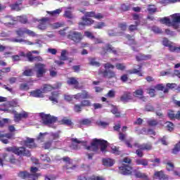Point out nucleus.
I'll use <instances>...</instances> for the list:
<instances>
[{
	"instance_id": "1",
	"label": "nucleus",
	"mask_w": 180,
	"mask_h": 180,
	"mask_svg": "<svg viewBox=\"0 0 180 180\" xmlns=\"http://www.w3.org/2000/svg\"><path fill=\"white\" fill-rule=\"evenodd\" d=\"M161 23L167 26H172L174 29H178L180 23V13H174L170 15V18L165 17L160 19Z\"/></svg>"
},
{
	"instance_id": "2",
	"label": "nucleus",
	"mask_w": 180,
	"mask_h": 180,
	"mask_svg": "<svg viewBox=\"0 0 180 180\" xmlns=\"http://www.w3.org/2000/svg\"><path fill=\"white\" fill-rule=\"evenodd\" d=\"M106 147H108V141L102 139H94L91 142V145L87 147V150H90V151H98L100 148L102 153H105Z\"/></svg>"
},
{
	"instance_id": "3",
	"label": "nucleus",
	"mask_w": 180,
	"mask_h": 180,
	"mask_svg": "<svg viewBox=\"0 0 180 180\" xmlns=\"http://www.w3.org/2000/svg\"><path fill=\"white\" fill-rule=\"evenodd\" d=\"M39 116L41 117L44 124L49 126V127H53V129H55L56 124H54V123L57 122V117H55L50 115H46L44 112L40 113Z\"/></svg>"
},
{
	"instance_id": "4",
	"label": "nucleus",
	"mask_w": 180,
	"mask_h": 180,
	"mask_svg": "<svg viewBox=\"0 0 180 180\" xmlns=\"http://www.w3.org/2000/svg\"><path fill=\"white\" fill-rule=\"evenodd\" d=\"M95 13L94 12H87L85 13L84 16L82 17V21L79 22V26L80 29H82L84 26H88L89 25H92L94 23V20L89 18H94Z\"/></svg>"
},
{
	"instance_id": "5",
	"label": "nucleus",
	"mask_w": 180,
	"mask_h": 180,
	"mask_svg": "<svg viewBox=\"0 0 180 180\" xmlns=\"http://www.w3.org/2000/svg\"><path fill=\"white\" fill-rule=\"evenodd\" d=\"M6 150L13 153L17 155H25L26 157H30V151L25 150L24 147H10L7 148Z\"/></svg>"
},
{
	"instance_id": "6",
	"label": "nucleus",
	"mask_w": 180,
	"mask_h": 180,
	"mask_svg": "<svg viewBox=\"0 0 180 180\" xmlns=\"http://www.w3.org/2000/svg\"><path fill=\"white\" fill-rule=\"evenodd\" d=\"M104 68L105 71L101 72V74H103V77H105V78H115L116 77L115 72L110 70V69L113 70L115 68V65L108 63L104 64Z\"/></svg>"
},
{
	"instance_id": "7",
	"label": "nucleus",
	"mask_w": 180,
	"mask_h": 180,
	"mask_svg": "<svg viewBox=\"0 0 180 180\" xmlns=\"http://www.w3.org/2000/svg\"><path fill=\"white\" fill-rule=\"evenodd\" d=\"M126 29V23H121L117 29L109 30L108 34L109 36H122V34H123V32H124Z\"/></svg>"
},
{
	"instance_id": "8",
	"label": "nucleus",
	"mask_w": 180,
	"mask_h": 180,
	"mask_svg": "<svg viewBox=\"0 0 180 180\" xmlns=\"http://www.w3.org/2000/svg\"><path fill=\"white\" fill-rule=\"evenodd\" d=\"M8 113H12L14 115V122H15V123L20 122L22 119H26V117L29 116V113L25 111L22 112L21 113H18L14 110H9Z\"/></svg>"
},
{
	"instance_id": "9",
	"label": "nucleus",
	"mask_w": 180,
	"mask_h": 180,
	"mask_svg": "<svg viewBox=\"0 0 180 180\" xmlns=\"http://www.w3.org/2000/svg\"><path fill=\"white\" fill-rule=\"evenodd\" d=\"M34 70L37 74V78H41L44 73L46 72V65L43 63H37L34 66Z\"/></svg>"
},
{
	"instance_id": "10",
	"label": "nucleus",
	"mask_w": 180,
	"mask_h": 180,
	"mask_svg": "<svg viewBox=\"0 0 180 180\" xmlns=\"http://www.w3.org/2000/svg\"><path fill=\"white\" fill-rule=\"evenodd\" d=\"M58 88H61V83H56L53 86L50 84H44L41 88L42 94H47L53 89H58Z\"/></svg>"
},
{
	"instance_id": "11",
	"label": "nucleus",
	"mask_w": 180,
	"mask_h": 180,
	"mask_svg": "<svg viewBox=\"0 0 180 180\" xmlns=\"http://www.w3.org/2000/svg\"><path fill=\"white\" fill-rule=\"evenodd\" d=\"M16 33L18 36H20V37H22L24 34H28V36H30L31 37H35L36 36V33H34V32L27 28H20L16 31Z\"/></svg>"
},
{
	"instance_id": "12",
	"label": "nucleus",
	"mask_w": 180,
	"mask_h": 180,
	"mask_svg": "<svg viewBox=\"0 0 180 180\" xmlns=\"http://www.w3.org/2000/svg\"><path fill=\"white\" fill-rule=\"evenodd\" d=\"M49 20V18H43L41 20L34 19L35 22H38L39 23L38 25V29H39L40 30H46V29H47Z\"/></svg>"
},
{
	"instance_id": "13",
	"label": "nucleus",
	"mask_w": 180,
	"mask_h": 180,
	"mask_svg": "<svg viewBox=\"0 0 180 180\" xmlns=\"http://www.w3.org/2000/svg\"><path fill=\"white\" fill-rule=\"evenodd\" d=\"M69 39H71L75 43H79L82 40V35L79 32L72 31L69 34Z\"/></svg>"
},
{
	"instance_id": "14",
	"label": "nucleus",
	"mask_w": 180,
	"mask_h": 180,
	"mask_svg": "<svg viewBox=\"0 0 180 180\" xmlns=\"http://www.w3.org/2000/svg\"><path fill=\"white\" fill-rule=\"evenodd\" d=\"M21 57H27L29 61H43V58L40 56L33 57L32 52H28L26 55L25 52L20 53Z\"/></svg>"
},
{
	"instance_id": "15",
	"label": "nucleus",
	"mask_w": 180,
	"mask_h": 180,
	"mask_svg": "<svg viewBox=\"0 0 180 180\" xmlns=\"http://www.w3.org/2000/svg\"><path fill=\"white\" fill-rule=\"evenodd\" d=\"M120 174L122 175H130L131 174V167L123 165L120 167Z\"/></svg>"
},
{
	"instance_id": "16",
	"label": "nucleus",
	"mask_w": 180,
	"mask_h": 180,
	"mask_svg": "<svg viewBox=\"0 0 180 180\" xmlns=\"http://www.w3.org/2000/svg\"><path fill=\"white\" fill-rule=\"evenodd\" d=\"M13 134L9 133L6 134H0V141H2L4 144H8V139H13Z\"/></svg>"
},
{
	"instance_id": "17",
	"label": "nucleus",
	"mask_w": 180,
	"mask_h": 180,
	"mask_svg": "<svg viewBox=\"0 0 180 180\" xmlns=\"http://www.w3.org/2000/svg\"><path fill=\"white\" fill-rule=\"evenodd\" d=\"M23 146L27 147L28 148H34L36 144H34V139L27 138L25 141H22Z\"/></svg>"
},
{
	"instance_id": "18",
	"label": "nucleus",
	"mask_w": 180,
	"mask_h": 180,
	"mask_svg": "<svg viewBox=\"0 0 180 180\" xmlns=\"http://www.w3.org/2000/svg\"><path fill=\"white\" fill-rule=\"evenodd\" d=\"M19 178H21L22 179H30L31 178H33L34 175L29 174V172L26 171L20 172L18 174Z\"/></svg>"
},
{
	"instance_id": "19",
	"label": "nucleus",
	"mask_w": 180,
	"mask_h": 180,
	"mask_svg": "<svg viewBox=\"0 0 180 180\" xmlns=\"http://www.w3.org/2000/svg\"><path fill=\"white\" fill-rule=\"evenodd\" d=\"M30 96L33 98H44V94H43V91L40 89H37L31 91Z\"/></svg>"
},
{
	"instance_id": "20",
	"label": "nucleus",
	"mask_w": 180,
	"mask_h": 180,
	"mask_svg": "<svg viewBox=\"0 0 180 180\" xmlns=\"http://www.w3.org/2000/svg\"><path fill=\"white\" fill-rule=\"evenodd\" d=\"M60 96V94L58 91H53L51 95L49 96V101H51L53 103H58V97Z\"/></svg>"
},
{
	"instance_id": "21",
	"label": "nucleus",
	"mask_w": 180,
	"mask_h": 180,
	"mask_svg": "<svg viewBox=\"0 0 180 180\" xmlns=\"http://www.w3.org/2000/svg\"><path fill=\"white\" fill-rule=\"evenodd\" d=\"M135 147H137V148H140L141 150H146L147 151H150V150H152L153 148V145L150 143H146L143 145L136 143Z\"/></svg>"
},
{
	"instance_id": "22",
	"label": "nucleus",
	"mask_w": 180,
	"mask_h": 180,
	"mask_svg": "<svg viewBox=\"0 0 180 180\" xmlns=\"http://www.w3.org/2000/svg\"><path fill=\"white\" fill-rule=\"evenodd\" d=\"M154 178L155 179H168V176L164 174V172L160 171V172H156L154 174Z\"/></svg>"
},
{
	"instance_id": "23",
	"label": "nucleus",
	"mask_w": 180,
	"mask_h": 180,
	"mask_svg": "<svg viewBox=\"0 0 180 180\" xmlns=\"http://www.w3.org/2000/svg\"><path fill=\"white\" fill-rule=\"evenodd\" d=\"M18 100H13L12 101L7 102L4 104V106H5L6 109H8V110H11L9 109L10 108H16L18 106Z\"/></svg>"
},
{
	"instance_id": "24",
	"label": "nucleus",
	"mask_w": 180,
	"mask_h": 180,
	"mask_svg": "<svg viewBox=\"0 0 180 180\" xmlns=\"http://www.w3.org/2000/svg\"><path fill=\"white\" fill-rule=\"evenodd\" d=\"M12 41H14L15 43H24V44H27L28 46H34V42H32L29 40H25L23 39L14 38L12 39Z\"/></svg>"
},
{
	"instance_id": "25",
	"label": "nucleus",
	"mask_w": 180,
	"mask_h": 180,
	"mask_svg": "<svg viewBox=\"0 0 180 180\" xmlns=\"http://www.w3.org/2000/svg\"><path fill=\"white\" fill-rule=\"evenodd\" d=\"M143 94L144 92L143 91V89H139L134 92V96H135V98H140V99L145 101L146 98V97L143 96Z\"/></svg>"
},
{
	"instance_id": "26",
	"label": "nucleus",
	"mask_w": 180,
	"mask_h": 180,
	"mask_svg": "<svg viewBox=\"0 0 180 180\" xmlns=\"http://www.w3.org/2000/svg\"><path fill=\"white\" fill-rule=\"evenodd\" d=\"M15 159L11 158V155H4L3 158H0V165L4 167V161H10L11 162H15Z\"/></svg>"
},
{
	"instance_id": "27",
	"label": "nucleus",
	"mask_w": 180,
	"mask_h": 180,
	"mask_svg": "<svg viewBox=\"0 0 180 180\" xmlns=\"http://www.w3.org/2000/svg\"><path fill=\"white\" fill-rule=\"evenodd\" d=\"M103 165H105V167H113L115 165V160L110 158L103 159Z\"/></svg>"
},
{
	"instance_id": "28",
	"label": "nucleus",
	"mask_w": 180,
	"mask_h": 180,
	"mask_svg": "<svg viewBox=\"0 0 180 180\" xmlns=\"http://www.w3.org/2000/svg\"><path fill=\"white\" fill-rule=\"evenodd\" d=\"M63 161L66 162V169H74V167H72V160H71L70 158H63Z\"/></svg>"
},
{
	"instance_id": "29",
	"label": "nucleus",
	"mask_w": 180,
	"mask_h": 180,
	"mask_svg": "<svg viewBox=\"0 0 180 180\" xmlns=\"http://www.w3.org/2000/svg\"><path fill=\"white\" fill-rule=\"evenodd\" d=\"M122 102H129V101L133 99V96L130 93H125L120 98Z\"/></svg>"
},
{
	"instance_id": "30",
	"label": "nucleus",
	"mask_w": 180,
	"mask_h": 180,
	"mask_svg": "<svg viewBox=\"0 0 180 180\" xmlns=\"http://www.w3.org/2000/svg\"><path fill=\"white\" fill-rule=\"evenodd\" d=\"M134 175L136 176V178H142V179L148 180V177L146 176V174L145 173H142L141 172L135 171L134 172Z\"/></svg>"
},
{
	"instance_id": "31",
	"label": "nucleus",
	"mask_w": 180,
	"mask_h": 180,
	"mask_svg": "<svg viewBox=\"0 0 180 180\" xmlns=\"http://www.w3.org/2000/svg\"><path fill=\"white\" fill-rule=\"evenodd\" d=\"M137 165H143V167H147L148 165V160L147 159H137L135 160Z\"/></svg>"
},
{
	"instance_id": "32",
	"label": "nucleus",
	"mask_w": 180,
	"mask_h": 180,
	"mask_svg": "<svg viewBox=\"0 0 180 180\" xmlns=\"http://www.w3.org/2000/svg\"><path fill=\"white\" fill-rule=\"evenodd\" d=\"M168 116L169 117V119L172 120V119H180V111L177 112V113L175 115V113H174V111H169L168 112Z\"/></svg>"
},
{
	"instance_id": "33",
	"label": "nucleus",
	"mask_w": 180,
	"mask_h": 180,
	"mask_svg": "<svg viewBox=\"0 0 180 180\" xmlns=\"http://www.w3.org/2000/svg\"><path fill=\"white\" fill-rule=\"evenodd\" d=\"M49 136V133L45 132V133H41L40 132L39 136H37V139L39 141V143H43L44 141V139Z\"/></svg>"
},
{
	"instance_id": "34",
	"label": "nucleus",
	"mask_w": 180,
	"mask_h": 180,
	"mask_svg": "<svg viewBox=\"0 0 180 180\" xmlns=\"http://www.w3.org/2000/svg\"><path fill=\"white\" fill-rule=\"evenodd\" d=\"M68 85H75V88H78V80H77V79H75V77H70L68 79Z\"/></svg>"
},
{
	"instance_id": "35",
	"label": "nucleus",
	"mask_w": 180,
	"mask_h": 180,
	"mask_svg": "<svg viewBox=\"0 0 180 180\" xmlns=\"http://www.w3.org/2000/svg\"><path fill=\"white\" fill-rule=\"evenodd\" d=\"M80 95L82 96V99H93L94 97L89 94L86 91H83L82 93H80Z\"/></svg>"
},
{
	"instance_id": "36",
	"label": "nucleus",
	"mask_w": 180,
	"mask_h": 180,
	"mask_svg": "<svg viewBox=\"0 0 180 180\" xmlns=\"http://www.w3.org/2000/svg\"><path fill=\"white\" fill-rule=\"evenodd\" d=\"M129 74H137L139 77H143V73H141V66H140L138 70L134 69L132 70H129Z\"/></svg>"
},
{
	"instance_id": "37",
	"label": "nucleus",
	"mask_w": 180,
	"mask_h": 180,
	"mask_svg": "<svg viewBox=\"0 0 180 180\" xmlns=\"http://www.w3.org/2000/svg\"><path fill=\"white\" fill-rule=\"evenodd\" d=\"M150 58H151V56L150 55H142V54H139V56H136V60L138 61H141L143 60H150Z\"/></svg>"
},
{
	"instance_id": "38",
	"label": "nucleus",
	"mask_w": 180,
	"mask_h": 180,
	"mask_svg": "<svg viewBox=\"0 0 180 180\" xmlns=\"http://www.w3.org/2000/svg\"><path fill=\"white\" fill-rule=\"evenodd\" d=\"M60 12H63L62 8L56 9L53 11H46V13H48L49 15H51V16H58L60 15Z\"/></svg>"
},
{
	"instance_id": "39",
	"label": "nucleus",
	"mask_w": 180,
	"mask_h": 180,
	"mask_svg": "<svg viewBox=\"0 0 180 180\" xmlns=\"http://www.w3.org/2000/svg\"><path fill=\"white\" fill-rule=\"evenodd\" d=\"M13 20H18L21 23H26V22H27V18H26V15L17 16L15 18H13Z\"/></svg>"
},
{
	"instance_id": "40",
	"label": "nucleus",
	"mask_w": 180,
	"mask_h": 180,
	"mask_svg": "<svg viewBox=\"0 0 180 180\" xmlns=\"http://www.w3.org/2000/svg\"><path fill=\"white\" fill-rule=\"evenodd\" d=\"M20 5H22V0H20L18 3L11 5V8L13 11H20Z\"/></svg>"
},
{
	"instance_id": "41",
	"label": "nucleus",
	"mask_w": 180,
	"mask_h": 180,
	"mask_svg": "<svg viewBox=\"0 0 180 180\" xmlns=\"http://www.w3.org/2000/svg\"><path fill=\"white\" fill-rule=\"evenodd\" d=\"M48 137L50 140H58V139H60V133H51L50 135H48Z\"/></svg>"
},
{
	"instance_id": "42",
	"label": "nucleus",
	"mask_w": 180,
	"mask_h": 180,
	"mask_svg": "<svg viewBox=\"0 0 180 180\" xmlns=\"http://www.w3.org/2000/svg\"><path fill=\"white\" fill-rule=\"evenodd\" d=\"M165 126L168 131H172L174 130V124L171 122H167Z\"/></svg>"
},
{
	"instance_id": "43",
	"label": "nucleus",
	"mask_w": 180,
	"mask_h": 180,
	"mask_svg": "<svg viewBox=\"0 0 180 180\" xmlns=\"http://www.w3.org/2000/svg\"><path fill=\"white\" fill-rule=\"evenodd\" d=\"M33 74H34L33 69L25 70L23 72V75H25V77H32Z\"/></svg>"
},
{
	"instance_id": "44",
	"label": "nucleus",
	"mask_w": 180,
	"mask_h": 180,
	"mask_svg": "<svg viewBox=\"0 0 180 180\" xmlns=\"http://www.w3.org/2000/svg\"><path fill=\"white\" fill-rule=\"evenodd\" d=\"M106 24L105 22H97L94 25V29H103V27H105Z\"/></svg>"
},
{
	"instance_id": "45",
	"label": "nucleus",
	"mask_w": 180,
	"mask_h": 180,
	"mask_svg": "<svg viewBox=\"0 0 180 180\" xmlns=\"http://www.w3.org/2000/svg\"><path fill=\"white\" fill-rule=\"evenodd\" d=\"M111 112L113 113V115H115L116 117H120V112L117 107H112Z\"/></svg>"
},
{
	"instance_id": "46",
	"label": "nucleus",
	"mask_w": 180,
	"mask_h": 180,
	"mask_svg": "<svg viewBox=\"0 0 180 180\" xmlns=\"http://www.w3.org/2000/svg\"><path fill=\"white\" fill-rule=\"evenodd\" d=\"M61 124H67L68 126H71L72 124V122H71L70 120L65 117L61 120Z\"/></svg>"
},
{
	"instance_id": "47",
	"label": "nucleus",
	"mask_w": 180,
	"mask_h": 180,
	"mask_svg": "<svg viewBox=\"0 0 180 180\" xmlns=\"http://www.w3.org/2000/svg\"><path fill=\"white\" fill-rule=\"evenodd\" d=\"M166 168L167 171H174V163L169 162L166 163Z\"/></svg>"
},
{
	"instance_id": "48",
	"label": "nucleus",
	"mask_w": 180,
	"mask_h": 180,
	"mask_svg": "<svg viewBox=\"0 0 180 180\" xmlns=\"http://www.w3.org/2000/svg\"><path fill=\"white\" fill-rule=\"evenodd\" d=\"M89 63L91 65H94L95 67H99V65H101V64L94 58L89 59Z\"/></svg>"
},
{
	"instance_id": "49",
	"label": "nucleus",
	"mask_w": 180,
	"mask_h": 180,
	"mask_svg": "<svg viewBox=\"0 0 180 180\" xmlns=\"http://www.w3.org/2000/svg\"><path fill=\"white\" fill-rule=\"evenodd\" d=\"M67 51L66 50H63L61 51V55H60V60L63 61H65L67 60Z\"/></svg>"
},
{
	"instance_id": "50",
	"label": "nucleus",
	"mask_w": 180,
	"mask_h": 180,
	"mask_svg": "<svg viewBox=\"0 0 180 180\" xmlns=\"http://www.w3.org/2000/svg\"><path fill=\"white\" fill-rule=\"evenodd\" d=\"M84 36H86V37H88L89 39H91V40H94V39H95V37L91 32H88V31L85 32Z\"/></svg>"
},
{
	"instance_id": "51",
	"label": "nucleus",
	"mask_w": 180,
	"mask_h": 180,
	"mask_svg": "<svg viewBox=\"0 0 180 180\" xmlns=\"http://www.w3.org/2000/svg\"><path fill=\"white\" fill-rule=\"evenodd\" d=\"M92 103L89 100H84L81 102V106H91Z\"/></svg>"
},
{
	"instance_id": "52",
	"label": "nucleus",
	"mask_w": 180,
	"mask_h": 180,
	"mask_svg": "<svg viewBox=\"0 0 180 180\" xmlns=\"http://www.w3.org/2000/svg\"><path fill=\"white\" fill-rule=\"evenodd\" d=\"M49 72L51 77H57V71L56 70L55 68H51L49 70Z\"/></svg>"
},
{
	"instance_id": "53",
	"label": "nucleus",
	"mask_w": 180,
	"mask_h": 180,
	"mask_svg": "<svg viewBox=\"0 0 180 180\" xmlns=\"http://www.w3.org/2000/svg\"><path fill=\"white\" fill-rule=\"evenodd\" d=\"M116 95V91H115V90H110L106 96H108V98H115V96Z\"/></svg>"
},
{
	"instance_id": "54",
	"label": "nucleus",
	"mask_w": 180,
	"mask_h": 180,
	"mask_svg": "<svg viewBox=\"0 0 180 180\" xmlns=\"http://www.w3.org/2000/svg\"><path fill=\"white\" fill-rule=\"evenodd\" d=\"M115 67H116L117 70H120L121 71H123V70H124V68H126V66L123 63H117L115 65Z\"/></svg>"
},
{
	"instance_id": "55",
	"label": "nucleus",
	"mask_w": 180,
	"mask_h": 180,
	"mask_svg": "<svg viewBox=\"0 0 180 180\" xmlns=\"http://www.w3.org/2000/svg\"><path fill=\"white\" fill-rule=\"evenodd\" d=\"M20 89H21V91H28L29 85H27L26 83L21 84L20 86Z\"/></svg>"
},
{
	"instance_id": "56",
	"label": "nucleus",
	"mask_w": 180,
	"mask_h": 180,
	"mask_svg": "<svg viewBox=\"0 0 180 180\" xmlns=\"http://www.w3.org/2000/svg\"><path fill=\"white\" fill-rule=\"evenodd\" d=\"M127 39L128 40L129 44H134V38H133V37H131L130 35H127Z\"/></svg>"
},
{
	"instance_id": "57",
	"label": "nucleus",
	"mask_w": 180,
	"mask_h": 180,
	"mask_svg": "<svg viewBox=\"0 0 180 180\" xmlns=\"http://www.w3.org/2000/svg\"><path fill=\"white\" fill-rule=\"evenodd\" d=\"M148 123L150 126H157V124H158V122L155 120H149Z\"/></svg>"
},
{
	"instance_id": "58",
	"label": "nucleus",
	"mask_w": 180,
	"mask_h": 180,
	"mask_svg": "<svg viewBox=\"0 0 180 180\" xmlns=\"http://www.w3.org/2000/svg\"><path fill=\"white\" fill-rule=\"evenodd\" d=\"M89 180H105V178L99 176H93L89 179Z\"/></svg>"
},
{
	"instance_id": "59",
	"label": "nucleus",
	"mask_w": 180,
	"mask_h": 180,
	"mask_svg": "<svg viewBox=\"0 0 180 180\" xmlns=\"http://www.w3.org/2000/svg\"><path fill=\"white\" fill-rule=\"evenodd\" d=\"M43 148H44L45 150H49V148H51V142H46L43 146Z\"/></svg>"
},
{
	"instance_id": "60",
	"label": "nucleus",
	"mask_w": 180,
	"mask_h": 180,
	"mask_svg": "<svg viewBox=\"0 0 180 180\" xmlns=\"http://www.w3.org/2000/svg\"><path fill=\"white\" fill-rule=\"evenodd\" d=\"M110 148H111V153H112V154H119V150L116 146H112Z\"/></svg>"
},
{
	"instance_id": "61",
	"label": "nucleus",
	"mask_w": 180,
	"mask_h": 180,
	"mask_svg": "<svg viewBox=\"0 0 180 180\" xmlns=\"http://www.w3.org/2000/svg\"><path fill=\"white\" fill-rule=\"evenodd\" d=\"M81 123L82 124H85L86 126H88V124H91V123H92V121H91V120L89 119H85L82 120Z\"/></svg>"
},
{
	"instance_id": "62",
	"label": "nucleus",
	"mask_w": 180,
	"mask_h": 180,
	"mask_svg": "<svg viewBox=\"0 0 180 180\" xmlns=\"http://www.w3.org/2000/svg\"><path fill=\"white\" fill-rule=\"evenodd\" d=\"M65 16H66V18H69L70 19H71V18H72V14L71 13V10H66L65 11Z\"/></svg>"
},
{
	"instance_id": "63",
	"label": "nucleus",
	"mask_w": 180,
	"mask_h": 180,
	"mask_svg": "<svg viewBox=\"0 0 180 180\" xmlns=\"http://www.w3.org/2000/svg\"><path fill=\"white\" fill-rule=\"evenodd\" d=\"M168 47L170 51H176V52L179 51V49L178 47H175L174 46H172L171 44Z\"/></svg>"
},
{
	"instance_id": "64",
	"label": "nucleus",
	"mask_w": 180,
	"mask_h": 180,
	"mask_svg": "<svg viewBox=\"0 0 180 180\" xmlns=\"http://www.w3.org/2000/svg\"><path fill=\"white\" fill-rule=\"evenodd\" d=\"M56 179V177H54L52 175H45L44 176V180H54Z\"/></svg>"
}]
</instances>
